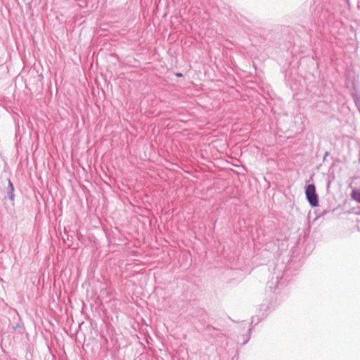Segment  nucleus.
Returning a JSON list of instances; mask_svg holds the SVG:
<instances>
[{
	"instance_id": "obj_1",
	"label": "nucleus",
	"mask_w": 360,
	"mask_h": 360,
	"mask_svg": "<svg viewBox=\"0 0 360 360\" xmlns=\"http://www.w3.org/2000/svg\"><path fill=\"white\" fill-rule=\"evenodd\" d=\"M305 194L308 202L312 207L318 206V195L316 193V187L314 184H309L306 187Z\"/></svg>"
},
{
	"instance_id": "obj_2",
	"label": "nucleus",
	"mask_w": 360,
	"mask_h": 360,
	"mask_svg": "<svg viewBox=\"0 0 360 360\" xmlns=\"http://www.w3.org/2000/svg\"><path fill=\"white\" fill-rule=\"evenodd\" d=\"M176 75L177 77H181V76H182V75H181V73H176Z\"/></svg>"
}]
</instances>
